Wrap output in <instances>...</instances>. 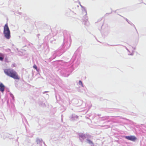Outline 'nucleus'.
Here are the masks:
<instances>
[{
  "mask_svg": "<svg viewBox=\"0 0 146 146\" xmlns=\"http://www.w3.org/2000/svg\"><path fill=\"white\" fill-rule=\"evenodd\" d=\"M80 5L82 9L84 7L81 4H80Z\"/></svg>",
  "mask_w": 146,
  "mask_h": 146,
  "instance_id": "2f4dec72",
  "label": "nucleus"
},
{
  "mask_svg": "<svg viewBox=\"0 0 146 146\" xmlns=\"http://www.w3.org/2000/svg\"><path fill=\"white\" fill-rule=\"evenodd\" d=\"M92 138V136L89 134H86V139H91Z\"/></svg>",
  "mask_w": 146,
  "mask_h": 146,
  "instance_id": "f3484780",
  "label": "nucleus"
},
{
  "mask_svg": "<svg viewBox=\"0 0 146 146\" xmlns=\"http://www.w3.org/2000/svg\"><path fill=\"white\" fill-rule=\"evenodd\" d=\"M74 70L73 65H70L69 63L66 62L65 64L64 67L62 68L61 73L63 76L67 77Z\"/></svg>",
  "mask_w": 146,
  "mask_h": 146,
  "instance_id": "f03ea898",
  "label": "nucleus"
},
{
  "mask_svg": "<svg viewBox=\"0 0 146 146\" xmlns=\"http://www.w3.org/2000/svg\"><path fill=\"white\" fill-rule=\"evenodd\" d=\"M62 54L60 52V50L58 49L52 53V56L49 58L50 61H51L52 59H54L57 57L60 56Z\"/></svg>",
  "mask_w": 146,
  "mask_h": 146,
  "instance_id": "423d86ee",
  "label": "nucleus"
},
{
  "mask_svg": "<svg viewBox=\"0 0 146 146\" xmlns=\"http://www.w3.org/2000/svg\"><path fill=\"white\" fill-rule=\"evenodd\" d=\"M4 72L7 76L15 79L19 80L20 79V77L17 72L13 69H5L4 70Z\"/></svg>",
  "mask_w": 146,
  "mask_h": 146,
  "instance_id": "7ed1b4c3",
  "label": "nucleus"
},
{
  "mask_svg": "<svg viewBox=\"0 0 146 146\" xmlns=\"http://www.w3.org/2000/svg\"><path fill=\"white\" fill-rule=\"evenodd\" d=\"M132 48H133V50H135L136 49V47H132Z\"/></svg>",
  "mask_w": 146,
  "mask_h": 146,
  "instance_id": "cd10ccee",
  "label": "nucleus"
},
{
  "mask_svg": "<svg viewBox=\"0 0 146 146\" xmlns=\"http://www.w3.org/2000/svg\"><path fill=\"white\" fill-rule=\"evenodd\" d=\"M24 31L25 32V30H24Z\"/></svg>",
  "mask_w": 146,
  "mask_h": 146,
  "instance_id": "58836bf2",
  "label": "nucleus"
},
{
  "mask_svg": "<svg viewBox=\"0 0 146 146\" xmlns=\"http://www.w3.org/2000/svg\"><path fill=\"white\" fill-rule=\"evenodd\" d=\"M12 45L13 46H14V45L13 44H12Z\"/></svg>",
  "mask_w": 146,
  "mask_h": 146,
  "instance_id": "e433bc0d",
  "label": "nucleus"
},
{
  "mask_svg": "<svg viewBox=\"0 0 146 146\" xmlns=\"http://www.w3.org/2000/svg\"><path fill=\"white\" fill-rule=\"evenodd\" d=\"M3 33L4 37L6 39H9L11 38V33L7 23L4 27Z\"/></svg>",
  "mask_w": 146,
  "mask_h": 146,
  "instance_id": "20e7f679",
  "label": "nucleus"
},
{
  "mask_svg": "<svg viewBox=\"0 0 146 146\" xmlns=\"http://www.w3.org/2000/svg\"><path fill=\"white\" fill-rule=\"evenodd\" d=\"M4 58V56L3 54L0 53V60L3 61Z\"/></svg>",
  "mask_w": 146,
  "mask_h": 146,
  "instance_id": "6ab92c4d",
  "label": "nucleus"
},
{
  "mask_svg": "<svg viewBox=\"0 0 146 146\" xmlns=\"http://www.w3.org/2000/svg\"><path fill=\"white\" fill-rule=\"evenodd\" d=\"M120 16H121L122 17L123 19H125L126 21L128 22V23L129 24H130L131 26H133L134 28L135 29L136 31L137 32V36L138 37L139 36V34H138V33L137 32V29H136V27H135V26L130 21H129V20L128 19H127V18H126L124 17H123L121 15H120Z\"/></svg>",
  "mask_w": 146,
  "mask_h": 146,
  "instance_id": "9b49d317",
  "label": "nucleus"
},
{
  "mask_svg": "<svg viewBox=\"0 0 146 146\" xmlns=\"http://www.w3.org/2000/svg\"><path fill=\"white\" fill-rule=\"evenodd\" d=\"M113 12V11H112L111 13H107L106 14V15H107V14H110L112 12Z\"/></svg>",
  "mask_w": 146,
  "mask_h": 146,
  "instance_id": "72a5a7b5",
  "label": "nucleus"
},
{
  "mask_svg": "<svg viewBox=\"0 0 146 146\" xmlns=\"http://www.w3.org/2000/svg\"><path fill=\"white\" fill-rule=\"evenodd\" d=\"M61 117H62V118H61V121L62 122L63 121L62 115H61Z\"/></svg>",
  "mask_w": 146,
  "mask_h": 146,
  "instance_id": "c85d7f7f",
  "label": "nucleus"
},
{
  "mask_svg": "<svg viewBox=\"0 0 146 146\" xmlns=\"http://www.w3.org/2000/svg\"><path fill=\"white\" fill-rule=\"evenodd\" d=\"M103 27L104 26L102 25L101 27L102 29L101 33L105 36H107L110 33V28L108 26H106L104 29H103Z\"/></svg>",
  "mask_w": 146,
  "mask_h": 146,
  "instance_id": "0eeeda50",
  "label": "nucleus"
},
{
  "mask_svg": "<svg viewBox=\"0 0 146 146\" xmlns=\"http://www.w3.org/2000/svg\"><path fill=\"white\" fill-rule=\"evenodd\" d=\"M86 143H88L89 145H90L91 146H94V144L93 142L90 139H86Z\"/></svg>",
  "mask_w": 146,
  "mask_h": 146,
  "instance_id": "2eb2a0df",
  "label": "nucleus"
},
{
  "mask_svg": "<svg viewBox=\"0 0 146 146\" xmlns=\"http://www.w3.org/2000/svg\"><path fill=\"white\" fill-rule=\"evenodd\" d=\"M78 117L75 114H73L70 116V119L71 121H74L76 120Z\"/></svg>",
  "mask_w": 146,
  "mask_h": 146,
  "instance_id": "ddd939ff",
  "label": "nucleus"
},
{
  "mask_svg": "<svg viewBox=\"0 0 146 146\" xmlns=\"http://www.w3.org/2000/svg\"><path fill=\"white\" fill-rule=\"evenodd\" d=\"M67 101L68 102L67 103V104H66V105H70V102L69 101V99L68 98H67Z\"/></svg>",
  "mask_w": 146,
  "mask_h": 146,
  "instance_id": "5701e85b",
  "label": "nucleus"
},
{
  "mask_svg": "<svg viewBox=\"0 0 146 146\" xmlns=\"http://www.w3.org/2000/svg\"><path fill=\"white\" fill-rule=\"evenodd\" d=\"M36 71L37 72H39L40 71V69L39 68H37V69H36Z\"/></svg>",
  "mask_w": 146,
  "mask_h": 146,
  "instance_id": "bb28decb",
  "label": "nucleus"
},
{
  "mask_svg": "<svg viewBox=\"0 0 146 146\" xmlns=\"http://www.w3.org/2000/svg\"><path fill=\"white\" fill-rule=\"evenodd\" d=\"M126 49L128 51V52H130V51H129V50L126 48Z\"/></svg>",
  "mask_w": 146,
  "mask_h": 146,
  "instance_id": "f704fd0d",
  "label": "nucleus"
},
{
  "mask_svg": "<svg viewBox=\"0 0 146 146\" xmlns=\"http://www.w3.org/2000/svg\"><path fill=\"white\" fill-rule=\"evenodd\" d=\"M48 92V91H45V92H43V94H45V93H46V92Z\"/></svg>",
  "mask_w": 146,
  "mask_h": 146,
  "instance_id": "7c9ffc66",
  "label": "nucleus"
},
{
  "mask_svg": "<svg viewBox=\"0 0 146 146\" xmlns=\"http://www.w3.org/2000/svg\"><path fill=\"white\" fill-rule=\"evenodd\" d=\"M64 102H65V101H64V103H64Z\"/></svg>",
  "mask_w": 146,
  "mask_h": 146,
  "instance_id": "ea45409f",
  "label": "nucleus"
},
{
  "mask_svg": "<svg viewBox=\"0 0 146 146\" xmlns=\"http://www.w3.org/2000/svg\"><path fill=\"white\" fill-rule=\"evenodd\" d=\"M72 102L74 104L77 105L78 103V100L76 99H73L72 100Z\"/></svg>",
  "mask_w": 146,
  "mask_h": 146,
  "instance_id": "a211bd4d",
  "label": "nucleus"
},
{
  "mask_svg": "<svg viewBox=\"0 0 146 146\" xmlns=\"http://www.w3.org/2000/svg\"><path fill=\"white\" fill-rule=\"evenodd\" d=\"M42 139L37 138L36 139V142L37 144H41L42 143Z\"/></svg>",
  "mask_w": 146,
  "mask_h": 146,
  "instance_id": "dca6fc26",
  "label": "nucleus"
},
{
  "mask_svg": "<svg viewBox=\"0 0 146 146\" xmlns=\"http://www.w3.org/2000/svg\"><path fill=\"white\" fill-rule=\"evenodd\" d=\"M33 68L35 69H36L37 68H38L37 66L35 64L33 65Z\"/></svg>",
  "mask_w": 146,
  "mask_h": 146,
  "instance_id": "b1692460",
  "label": "nucleus"
},
{
  "mask_svg": "<svg viewBox=\"0 0 146 146\" xmlns=\"http://www.w3.org/2000/svg\"><path fill=\"white\" fill-rule=\"evenodd\" d=\"M82 9L83 14L85 15L84 16H83L84 18L83 20H84V21H83V23L85 25L88 26L89 25V23L88 21V17L86 16L87 13L86 9L85 7H84L82 8Z\"/></svg>",
  "mask_w": 146,
  "mask_h": 146,
  "instance_id": "39448f33",
  "label": "nucleus"
},
{
  "mask_svg": "<svg viewBox=\"0 0 146 146\" xmlns=\"http://www.w3.org/2000/svg\"><path fill=\"white\" fill-rule=\"evenodd\" d=\"M5 51L7 52H11V50L9 48L6 49L5 50Z\"/></svg>",
  "mask_w": 146,
  "mask_h": 146,
  "instance_id": "4be33fe9",
  "label": "nucleus"
},
{
  "mask_svg": "<svg viewBox=\"0 0 146 146\" xmlns=\"http://www.w3.org/2000/svg\"><path fill=\"white\" fill-rule=\"evenodd\" d=\"M5 88V86L2 83H0V91L2 92L3 93L4 91Z\"/></svg>",
  "mask_w": 146,
  "mask_h": 146,
  "instance_id": "4468645a",
  "label": "nucleus"
},
{
  "mask_svg": "<svg viewBox=\"0 0 146 146\" xmlns=\"http://www.w3.org/2000/svg\"><path fill=\"white\" fill-rule=\"evenodd\" d=\"M8 101H7V104H8Z\"/></svg>",
  "mask_w": 146,
  "mask_h": 146,
  "instance_id": "4c0bfd02",
  "label": "nucleus"
},
{
  "mask_svg": "<svg viewBox=\"0 0 146 146\" xmlns=\"http://www.w3.org/2000/svg\"><path fill=\"white\" fill-rule=\"evenodd\" d=\"M123 138L126 139L134 142L137 139V137L134 135H129V136H123Z\"/></svg>",
  "mask_w": 146,
  "mask_h": 146,
  "instance_id": "6e6552de",
  "label": "nucleus"
},
{
  "mask_svg": "<svg viewBox=\"0 0 146 146\" xmlns=\"http://www.w3.org/2000/svg\"><path fill=\"white\" fill-rule=\"evenodd\" d=\"M128 55H131L133 56V53H132L131 54H130V52H129V53H128Z\"/></svg>",
  "mask_w": 146,
  "mask_h": 146,
  "instance_id": "a878e982",
  "label": "nucleus"
},
{
  "mask_svg": "<svg viewBox=\"0 0 146 146\" xmlns=\"http://www.w3.org/2000/svg\"><path fill=\"white\" fill-rule=\"evenodd\" d=\"M67 31H63L64 42L58 49L62 54L65 52L70 47V45H68V42L66 40L68 38H70L68 33V34H67Z\"/></svg>",
  "mask_w": 146,
  "mask_h": 146,
  "instance_id": "f257e3e1",
  "label": "nucleus"
},
{
  "mask_svg": "<svg viewBox=\"0 0 146 146\" xmlns=\"http://www.w3.org/2000/svg\"><path fill=\"white\" fill-rule=\"evenodd\" d=\"M78 84L79 85H80L82 87H83V84L81 80H80L78 82Z\"/></svg>",
  "mask_w": 146,
  "mask_h": 146,
  "instance_id": "aec40b11",
  "label": "nucleus"
},
{
  "mask_svg": "<svg viewBox=\"0 0 146 146\" xmlns=\"http://www.w3.org/2000/svg\"><path fill=\"white\" fill-rule=\"evenodd\" d=\"M139 0V1L140 3H141L142 2V0Z\"/></svg>",
  "mask_w": 146,
  "mask_h": 146,
  "instance_id": "473e14b6",
  "label": "nucleus"
},
{
  "mask_svg": "<svg viewBox=\"0 0 146 146\" xmlns=\"http://www.w3.org/2000/svg\"><path fill=\"white\" fill-rule=\"evenodd\" d=\"M118 10H115V11H113L114 12V13H117V11H118Z\"/></svg>",
  "mask_w": 146,
  "mask_h": 146,
  "instance_id": "c756f323",
  "label": "nucleus"
},
{
  "mask_svg": "<svg viewBox=\"0 0 146 146\" xmlns=\"http://www.w3.org/2000/svg\"><path fill=\"white\" fill-rule=\"evenodd\" d=\"M79 137L81 141L82 142L85 139H86V134L80 133L79 134Z\"/></svg>",
  "mask_w": 146,
  "mask_h": 146,
  "instance_id": "f8f14e48",
  "label": "nucleus"
},
{
  "mask_svg": "<svg viewBox=\"0 0 146 146\" xmlns=\"http://www.w3.org/2000/svg\"><path fill=\"white\" fill-rule=\"evenodd\" d=\"M80 52L79 50L78 49H77L74 53L72 59L71 61H74V59L77 58V57H79L80 56Z\"/></svg>",
  "mask_w": 146,
  "mask_h": 146,
  "instance_id": "9d476101",
  "label": "nucleus"
},
{
  "mask_svg": "<svg viewBox=\"0 0 146 146\" xmlns=\"http://www.w3.org/2000/svg\"><path fill=\"white\" fill-rule=\"evenodd\" d=\"M108 45H110V46H117L119 45H120V44H115V45H109L108 44Z\"/></svg>",
  "mask_w": 146,
  "mask_h": 146,
  "instance_id": "393cba45",
  "label": "nucleus"
},
{
  "mask_svg": "<svg viewBox=\"0 0 146 146\" xmlns=\"http://www.w3.org/2000/svg\"><path fill=\"white\" fill-rule=\"evenodd\" d=\"M44 144L45 145V143H44Z\"/></svg>",
  "mask_w": 146,
  "mask_h": 146,
  "instance_id": "c9c22d12",
  "label": "nucleus"
},
{
  "mask_svg": "<svg viewBox=\"0 0 146 146\" xmlns=\"http://www.w3.org/2000/svg\"><path fill=\"white\" fill-rule=\"evenodd\" d=\"M118 117H115V116H105L102 117L103 120H106L109 119V121H107L108 122H110V121H112L114 120L115 118Z\"/></svg>",
  "mask_w": 146,
  "mask_h": 146,
  "instance_id": "1a4fd4ad",
  "label": "nucleus"
},
{
  "mask_svg": "<svg viewBox=\"0 0 146 146\" xmlns=\"http://www.w3.org/2000/svg\"><path fill=\"white\" fill-rule=\"evenodd\" d=\"M9 94L10 96L12 98V99L14 100V97L13 95L11 93H10Z\"/></svg>",
  "mask_w": 146,
  "mask_h": 146,
  "instance_id": "412c9836",
  "label": "nucleus"
}]
</instances>
